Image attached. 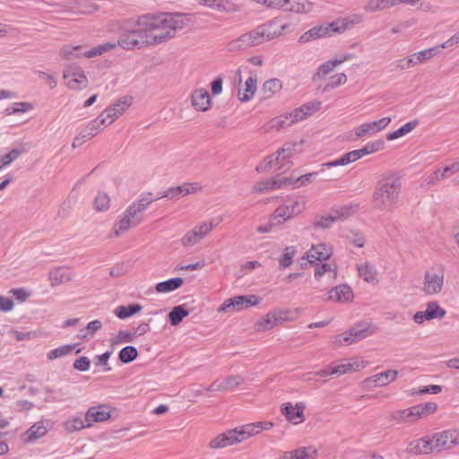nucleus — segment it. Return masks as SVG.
Listing matches in <instances>:
<instances>
[{
  "mask_svg": "<svg viewBox=\"0 0 459 459\" xmlns=\"http://www.w3.org/2000/svg\"><path fill=\"white\" fill-rule=\"evenodd\" d=\"M437 453L450 450L459 445V429H453L433 434Z\"/></svg>",
  "mask_w": 459,
  "mask_h": 459,
  "instance_id": "obj_14",
  "label": "nucleus"
},
{
  "mask_svg": "<svg viewBox=\"0 0 459 459\" xmlns=\"http://www.w3.org/2000/svg\"><path fill=\"white\" fill-rule=\"evenodd\" d=\"M346 59H329L323 65H321L316 72V74L313 76V81H316L318 79H321L333 72L336 66L341 65L343 61Z\"/></svg>",
  "mask_w": 459,
  "mask_h": 459,
  "instance_id": "obj_38",
  "label": "nucleus"
},
{
  "mask_svg": "<svg viewBox=\"0 0 459 459\" xmlns=\"http://www.w3.org/2000/svg\"><path fill=\"white\" fill-rule=\"evenodd\" d=\"M359 159H360L359 152H358V150H354V151L345 153L340 159H337L333 161L325 163V166L329 167V168L336 167V166H345L353 161H356Z\"/></svg>",
  "mask_w": 459,
  "mask_h": 459,
  "instance_id": "obj_44",
  "label": "nucleus"
},
{
  "mask_svg": "<svg viewBox=\"0 0 459 459\" xmlns=\"http://www.w3.org/2000/svg\"><path fill=\"white\" fill-rule=\"evenodd\" d=\"M459 44V30L454 34L446 42L434 46L432 48H429L423 50H420L411 55L412 57H433L436 56L445 55L444 49L452 48L455 45Z\"/></svg>",
  "mask_w": 459,
  "mask_h": 459,
  "instance_id": "obj_18",
  "label": "nucleus"
},
{
  "mask_svg": "<svg viewBox=\"0 0 459 459\" xmlns=\"http://www.w3.org/2000/svg\"><path fill=\"white\" fill-rule=\"evenodd\" d=\"M368 334L367 328L353 327L350 331L333 338V344L335 346L350 345L359 340L364 339Z\"/></svg>",
  "mask_w": 459,
  "mask_h": 459,
  "instance_id": "obj_19",
  "label": "nucleus"
},
{
  "mask_svg": "<svg viewBox=\"0 0 459 459\" xmlns=\"http://www.w3.org/2000/svg\"><path fill=\"white\" fill-rule=\"evenodd\" d=\"M85 51H83L82 45H74V44H65L62 46L59 51V55L62 57H70V56H83Z\"/></svg>",
  "mask_w": 459,
  "mask_h": 459,
  "instance_id": "obj_45",
  "label": "nucleus"
},
{
  "mask_svg": "<svg viewBox=\"0 0 459 459\" xmlns=\"http://www.w3.org/2000/svg\"><path fill=\"white\" fill-rule=\"evenodd\" d=\"M317 450L312 446H304L285 452L281 459H316Z\"/></svg>",
  "mask_w": 459,
  "mask_h": 459,
  "instance_id": "obj_32",
  "label": "nucleus"
},
{
  "mask_svg": "<svg viewBox=\"0 0 459 459\" xmlns=\"http://www.w3.org/2000/svg\"><path fill=\"white\" fill-rule=\"evenodd\" d=\"M89 427L86 420H83L81 416H74L64 423V429L67 433H74Z\"/></svg>",
  "mask_w": 459,
  "mask_h": 459,
  "instance_id": "obj_41",
  "label": "nucleus"
},
{
  "mask_svg": "<svg viewBox=\"0 0 459 459\" xmlns=\"http://www.w3.org/2000/svg\"><path fill=\"white\" fill-rule=\"evenodd\" d=\"M297 14H307L314 9V3L311 0H297Z\"/></svg>",
  "mask_w": 459,
  "mask_h": 459,
  "instance_id": "obj_64",
  "label": "nucleus"
},
{
  "mask_svg": "<svg viewBox=\"0 0 459 459\" xmlns=\"http://www.w3.org/2000/svg\"><path fill=\"white\" fill-rule=\"evenodd\" d=\"M280 160V157L276 153L269 155L264 160L263 162L256 166L255 170L259 173L266 172L268 169L276 166Z\"/></svg>",
  "mask_w": 459,
  "mask_h": 459,
  "instance_id": "obj_54",
  "label": "nucleus"
},
{
  "mask_svg": "<svg viewBox=\"0 0 459 459\" xmlns=\"http://www.w3.org/2000/svg\"><path fill=\"white\" fill-rule=\"evenodd\" d=\"M402 191V180L395 174L383 176L372 194V207L381 212H391L397 208Z\"/></svg>",
  "mask_w": 459,
  "mask_h": 459,
  "instance_id": "obj_2",
  "label": "nucleus"
},
{
  "mask_svg": "<svg viewBox=\"0 0 459 459\" xmlns=\"http://www.w3.org/2000/svg\"><path fill=\"white\" fill-rule=\"evenodd\" d=\"M49 426L48 420H39L34 423L25 433L24 441L26 443L33 442L42 437H44Z\"/></svg>",
  "mask_w": 459,
  "mask_h": 459,
  "instance_id": "obj_29",
  "label": "nucleus"
},
{
  "mask_svg": "<svg viewBox=\"0 0 459 459\" xmlns=\"http://www.w3.org/2000/svg\"><path fill=\"white\" fill-rule=\"evenodd\" d=\"M132 227H135L130 219L126 215L125 212L119 217V219L113 225V235L119 237L123 233L129 230Z\"/></svg>",
  "mask_w": 459,
  "mask_h": 459,
  "instance_id": "obj_40",
  "label": "nucleus"
},
{
  "mask_svg": "<svg viewBox=\"0 0 459 459\" xmlns=\"http://www.w3.org/2000/svg\"><path fill=\"white\" fill-rule=\"evenodd\" d=\"M66 86L74 91H81L88 86V79L83 70L77 65H69L63 73Z\"/></svg>",
  "mask_w": 459,
  "mask_h": 459,
  "instance_id": "obj_12",
  "label": "nucleus"
},
{
  "mask_svg": "<svg viewBox=\"0 0 459 459\" xmlns=\"http://www.w3.org/2000/svg\"><path fill=\"white\" fill-rule=\"evenodd\" d=\"M191 104L196 111L205 112L210 109L212 99L204 89H196L191 94Z\"/></svg>",
  "mask_w": 459,
  "mask_h": 459,
  "instance_id": "obj_26",
  "label": "nucleus"
},
{
  "mask_svg": "<svg viewBox=\"0 0 459 459\" xmlns=\"http://www.w3.org/2000/svg\"><path fill=\"white\" fill-rule=\"evenodd\" d=\"M201 189L199 184H192V183H185L181 186L170 187L167 189L161 195H159L154 200H159L161 198H178V196H186L189 194H193Z\"/></svg>",
  "mask_w": 459,
  "mask_h": 459,
  "instance_id": "obj_22",
  "label": "nucleus"
},
{
  "mask_svg": "<svg viewBox=\"0 0 459 459\" xmlns=\"http://www.w3.org/2000/svg\"><path fill=\"white\" fill-rule=\"evenodd\" d=\"M359 22V17H355L354 19L348 17L338 18L332 22L312 27L299 37V41L301 44H306L314 40L329 38L335 34H342L351 30Z\"/></svg>",
  "mask_w": 459,
  "mask_h": 459,
  "instance_id": "obj_3",
  "label": "nucleus"
},
{
  "mask_svg": "<svg viewBox=\"0 0 459 459\" xmlns=\"http://www.w3.org/2000/svg\"><path fill=\"white\" fill-rule=\"evenodd\" d=\"M354 295L351 288L348 284H340L329 290L325 300L339 303H349L352 301Z\"/></svg>",
  "mask_w": 459,
  "mask_h": 459,
  "instance_id": "obj_23",
  "label": "nucleus"
},
{
  "mask_svg": "<svg viewBox=\"0 0 459 459\" xmlns=\"http://www.w3.org/2000/svg\"><path fill=\"white\" fill-rule=\"evenodd\" d=\"M287 28L288 24L281 23L279 19L274 18L258 25L247 34L253 47L281 36Z\"/></svg>",
  "mask_w": 459,
  "mask_h": 459,
  "instance_id": "obj_4",
  "label": "nucleus"
},
{
  "mask_svg": "<svg viewBox=\"0 0 459 459\" xmlns=\"http://www.w3.org/2000/svg\"><path fill=\"white\" fill-rule=\"evenodd\" d=\"M247 33L242 34L240 37L230 41L226 45L227 50L231 54H237L249 47H252Z\"/></svg>",
  "mask_w": 459,
  "mask_h": 459,
  "instance_id": "obj_35",
  "label": "nucleus"
},
{
  "mask_svg": "<svg viewBox=\"0 0 459 459\" xmlns=\"http://www.w3.org/2000/svg\"><path fill=\"white\" fill-rule=\"evenodd\" d=\"M446 315V309L441 307L437 301L432 300L426 304L425 310L414 314L413 320L416 324L422 325L425 321L442 319Z\"/></svg>",
  "mask_w": 459,
  "mask_h": 459,
  "instance_id": "obj_16",
  "label": "nucleus"
},
{
  "mask_svg": "<svg viewBox=\"0 0 459 459\" xmlns=\"http://www.w3.org/2000/svg\"><path fill=\"white\" fill-rule=\"evenodd\" d=\"M109 407L106 404L91 406L85 413L87 426H92L95 422H101L110 418Z\"/></svg>",
  "mask_w": 459,
  "mask_h": 459,
  "instance_id": "obj_24",
  "label": "nucleus"
},
{
  "mask_svg": "<svg viewBox=\"0 0 459 459\" xmlns=\"http://www.w3.org/2000/svg\"><path fill=\"white\" fill-rule=\"evenodd\" d=\"M398 376L397 370H386L376 374L367 379V382L373 383L375 385L384 386L395 380Z\"/></svg>",
  "mask_w": 459,
  "mask_h": 459,
  "instance_id": "obj_33",
  "label": "nucleus"
},
{
  "mask_svg": "<svg viewBox=\"0 0 459 459\" xmlns=\"http://www.w3.org/2000/svg\"><path fill=\"white\" fill-rule=\"evenodd\" d=\"M306 407L304 402H298L295 405H292L290 403H285L281 405V412L287 420L298 425L303 423L306 420L304 414Z\"/></svg>",
  "mask_w": 459,
  "mask_h": 459,
  "instance_id": "obj_17",
  "label": "nucleus"
},
{
  "mask_svg": "<svg viewBox=\"0 0 459 459\" xmlns=\"http://www.w3.org/2000/svg\"><path fill=\"white\" fill-rule=\"evenodd\" d=\"M305 208V201L302 197L289 198L280 205L273 212L271 221L283 223L286 221L300 214Z\"/></svg>",
  "mask_w": 459,
  "mask_h": 459,
  "instance_id": "obj_6",
  "label": "nucleus"
},
{
  "mask_svg": "<svg viewBox=\"0 0 459 459\" xmlns=\"http://www.w3.org/2000/svg\"><path fill=\"white\" fill-rule=\"evenodd\" d=\"M244 91H238V99L240 101H248L255 94L256 91V76L251 75L246 81Z\"/></svg>",
  "mask_w": 459,
  "mask_h": 459,
  "instance_id": "obj_39",
  "label": "nucleus"
},
{
  "mask_svg": "<svg viewBox=\"0 0 459 459\" xmlns=\"http://www.w3.org/2000/svg\"><path fill=\"white\" fill-rule=\"evenodd\" d=\"M126 41H132L129 33L126 35V38L121 39L117 41L104 42L91 48L90 50L84 52L83 57H95L103 55L118 54V50L120 48L134 49V47H126V45L124 44L126 43Z\"/></svg>",
  "mask_w": 459,
  "mask_h": 459,
  "instance_id": "obj_10",
  "label": "nucleus"
},
{
  "mask_svg": "<svg viewBox=\"0 0 459 459\" xmlns=\"http://www.w3.org/2000/svg\"><path fill=\"white\" fill-rule=\"evenodd\" d=\"M261 299L255 295L236 296L226 299L218 308V312L232 313L256 306Z\"/></svg>",
  "mask_w": 459,
  "mask_h": 459,
  "instance_id": "obj_8",
  "label": "nucleus"
},
{
  "mask_svg": "<svg viewBox=\"0 0 459 459\" xmlns=\"http://www.w3.org/2000/svg\"><path fill=\"white\" fill-rule=\"evenodd\" d=\"M143 309L142 305L138 303L130 304L129 306H118L116 310L115 314L118 318L125 319L129 316H132L135 315L136 313H139Z\"/></svg>",
  "mask_w": 459,
  "mask_h": 459,
  "instance_id": "obj_43",
  "label": "nucleus"
},
{
  "mask_svg": "<svg viewBox=\"0 0 459 459\" xmlns=\"http://www.w3.org/2000/svg\"><path fill=\"white\" fill-rule=\"evenodd\" d=\"M110 198L106 193H99L94 199L93 205L98 212H104L109 208Z\"/></svg>",
  "mask_w": 459,
  "mask_h": 459,
  "instance_id": "obj_57",
  "label": "nucleus"
},
{
  "mask_svg": "<svg viewBox=\"0 0 459 459\" xmlns=\"http://www.w3.org/2000/svg\"><path fill=\"white\" fill-rule=\"evenodd\" d=\"M189 315V311L183 306H177L169 314V320L171 325H178L182 320Z\"/></svg>",
  "mask_w": 459,
  "mask_h": 459,
  "instance_id": "obj_47",
  "label": "nucleus"
},
{
  "mask_svg": "<svg viewBox=\"0 0 459 459\" xmlns=\"http://www.w3.org/2000/svg\"><path fill=\"white\" fill-rule=\"evenodd\" d=\"M234 433L229 431L220 434L210 441L209 446L212 449L223 448L236 444Z\"/></svg>",
  "mask_w": 459,
  "mask_h": 459,
  "instance_id": "obj_34",
  "label": "nucleus"
},
{
  "mask_svg": "<svg viewBox=\"0 0 459 459\" xmlns=\"http://www.w3.org/2000/svg\"><path fill=\"white\" fill-rule=\"evenodd\" d=\"M214 225L212 221H205L195 225L193 229L187 230L181 238V245L185 247H192L200 243L213 230Z\"/></svg>",
  "mask_w": 459,
  "mask_h": 459,
  "instance_id": "obj_9",
  "label": "nucleus"
},
{
  "mask_svg": "<svg viewBox=\"0 0 459 459\" xmlns=\"http://www.w3.org/2000/svg\"><path fill=\"white\" fill-rule=\"evenodd\" d=\"M297 253V249L293 246L286 247L282 255L279 258L280 269H286L293 263V257Z\"/></svg>",
  "mask_w": 459,
  "mask_h": 459,
  "instance_id": "obj_48",
  "label": "nucleus"
},
{
  "mask_svg": "<svg viewBox=\"0 0 459 459\" xmlns=\"http://www.w3.org/2000/svg\"><path fill=\"white\" fill-rule=\"evenodd\" d=\"M100 5L95 2L83 0V1H74L71 3V12L77 14L82 15H92L100 11Z\"/></svg>",
  "mask_w": 459,
  "mask_h": 459,
  "instance_id": "obj_30",
  "label": "nucleus"
},
{
  "mask_svg": "<svg viewBox=\"0 0 459 459\" xmlns=\"http://www.w3.org/2000/svg\"><path fill=\"white\" fill-rule=\"evenodd\" d=\"M132 102L133 98L131 96H124L104 109L100 116L105 119L106 125L109 126L120 117L129 108Z\"/></svg>",
  "mask_w": 459,
  "mask_h": 459,
  "instance_id": "obj_13",
  "label": "nucleus"
},
{
  "mask_svg": "<svg viewBox=\"0 0 459 459\" xmlns=\"http://www.w3.org/2000/svg\"><path fill=\"white\" fill-rule=\"evenodd\" d=\"M194 24L191 14L180 12H158L141 15L129 31L132 41L126 47L141 49L156 47L176 38L178 33Z\"/></svg>",
  "mask_w": 459,
  "mask_h": 459,
  "instance_id": "obj_1",
  "label": "nucleus"
},
{
  "mask_svg": "<svg viewBox=\"0 0 459 459\" xmlns=\"http://www.w3.org/2000/svg\"><path fill=\"white\" fill-rule=\"evenodd\" d=\"M336 215H317L313 222L315 229H329L338 220Z\"/></svg>",
  "mask_w": 459,
  "mask_h": 459,
  "instance_id": "obj_49",
  "label": "nucleus"
},
{
  "mask_svg": "<svg viewBox=\"0 0 459 459\" xmlns=\"http://www.w3.org/2000/svg\"><path fill=\"white\" fill-rule=\"evenodd\" d=\"M48 278L53 287L67 282L72 279L67 270L64 268H56L50 271Z\"/></svg>",
  "mask_w": 459,
  "mask_h": 459,
  "instance_id": "obj_37",
  "label": "nucleus"
},
{
  "mask_svg": "<svg viewBox=\"0 0 459 459\" xmlns=\"http://www.w3.org/2000/svg\"><path fill=\"white\" fill-rule=\"evenodd\" d=\"M288 311L273 310L261 318H259L254 325V329L256 332H266L275 326L281 325L287 320Z\"/></svg>",
  "mask_w": 459,
  "mask_h": 459,
  "instance_id": "obj_15",
  "label": "nucleus"
},
{
  "mask_svg": "<svg viewBox=\"0 0 459 459\" xmlns=\"http://www.w3.org/2000/svg\"><path fill=\"white\" fill-rule=\"evenodd\" d=\"M153 201L154 199L152 197V193L142 195L140 198L133 202L124 212L136 227L143 221V212Z\"/></svg>",
  "mask_w": 459,
  "mask_h": 459,
  "instance_id": "obj_11",
  "label": "nucleus"
},
{
  "mask_svg": "<svg viewBox=\"0 0 459 459\" xmlns=\"http://www.w3.org/2000/svg\"><path fill=\"white\" fill-rule=\"evenodd\" d=\"M360 363L358 360L353 362L348 361L346 363H342L337 366H330L331 372L333 375H343L351 371H356L359 368Z\"/></svg>",
  "mask_w": 459,
  "mask_h": 459,
  "instance_id": "obj_46",
  "label": "nucleus"
},
{
  "mask_svg": "<svg viewBox=\"0 0 459 459\" xmlns=\"http://www.w3.org/2000/svg\"><path fill=\"white\" fill-rule=\"evenodd\" d=\"M296 143H286L281 149L276 152L281 160H286L290 158L296 152Z\"/></svg>",
  "mask_w": 459,
  "mask_h": 459,
  "instance_id": "obj_61",
  "label": "nucleus"
},
{
  "mask_svg": "<svg viewBox=\"0 0 459 459\" xmlns=\"http://www.w3.org/2000/svg\"><path fill=\"white\" fill-rule=\"evenodd\" d=\"M75 348V345H63L58 348H56L52 351H50L47 357L49 360L56 359L57 358L64 357L69 353H71Z\"/></svg>",
  "mask_w": 459,
  "mask_h": 459,
  "instance_id": "obj_55",
  "label": "nucleus"
},
{
  "mask_svg": "<svg viewBox=\"0 0 459 459\" xmlns=\"http://www.w3.org/2000/svg\"><path fill=\"white\" fill-rule=\"evenodd\" d=\"M225 390H234L244 383V377L240 375L230 376L223 379Z\"/></svg>",
  "mask_w": 459,
  "mask_h": 459,
  "instance_id": "obj_62",
  "label": "nucleus"
},
{
  "mask_svg": "<svg viewBox=\"0 0 459 459\" xmlns=\"http://www.w3.org/2000/svg\"><path fill=\"white\" fill-rule=\"evenodd\" d=\"M138 356L137 349L134 346H126L123 348L118 354V359L122 363H130Z\"/></svg>",
  "mask_w": 459,
  "mask_h": 459,
  "instance_id": "obj_51",
  "label": "nucleus"
},
{
  "mask_svg": "<svg viewBox=\"0 0 459 459\" xmlns=\"http://www.w3.org/2000/svg\"><path fill=\"white\" fill-rule=\"evenodd\" d=\"M33 108V105L30 102H16L6 108L5 114L10 116L17 113H24Z\"/></svg>",
  "mask_w": 459,
  "mask_h": 459,
  "instance_id": "obj_56",
  "label": "nucleus"
},
{
  "mask_svg": "<svg viewBox=\"0 0 459 459\" xmlns=\"http://www.w3.org/2000/svg\"><path fill=\"white\" fill-rule=\"evenodd\" d=\"M281 87V82L278 79H271L266 81L263 85V91L265 95V98H270L275 92L280 91Z\"/></svg>",
  "mask_w": 459,
  "mask_h": 459,
  "instance_id": "obj_52",
  "label": "nucleus"
},
{
  "mask_svg": "<svg viewBox=\"0 0 459 459\" xmlns=\"http://www.w3.org/2000/svg\"><path fill=\"white\" fill-rule=\"evenodd\" d=\"M391 122V117H385L379 120L370 123H364L354 129L357 138H361L367 134H374L385 129Z\"/></svg>",
  "mask_w": 459,
  "mask_h": 459,
  "instance_id": "obj_21",
  "label": "nucleus"
},
{
  "mask_svg": "<svg viewBox=\"0 0 459 459\" xmlns=\"http://www.w3.org/2000/svg\"><path fill=\"white\" fill-rule=\"evenodd\" d=\"M337 277L336 267H333L330 264H316L315 269V279L320 281L325 279L327 283H332Z\"/></svg>",
  "mask_w": 459,
  "mask_h": 459,
  "instance_id": "obj_31",
  "label": "nucleus"
},
{
  "mask_svg": "<svg viewBox=\"0 0 459 459\" xmlns=\"http://www.w3.org/2000/svg\"><path fill=\"white\" fill-rule=\"evenodd\" d=\"M417 124H418L417 121H411V122L406 123L405 125L401 126L399 129L389 134L386 136L387 140L392 141V140L397 139L399 137H402V136L407 134L408 133L411 132L415 128Z\"/></svg>",
  "mask_w": 459,
  "mask_h": 459,
  "instance_id": "obj_53",
  "label": "nucleus"
},
{
  "mask_svg": "<svg viewBox=\"0 0 459 459\" xmlns=\"http://www.w3.org/2000/svg\"><path fill=\"white\" fill-rule=\"evenodd\" d=\"M321 101L312 100L302 105L300 108L294 109L290 113V116L292 117V122H299L309 116H312L321 108Z\"/></svg>",
  "mask_w": 459,
  "mask_h": 459,
  "instance_id": "obj_28",
  "label": "nucleus"
},
{
  "mask_svg": "<svg viewBox=\"0 0 459 459\" xmlns=\"http://www.w3.org/2000/svg\"><path fill=\"white\" fill-rule=\"evenodd\" d=\"M359 275L367 282L375 283L377 281V271L374 264L365 263L357 266Z\"/></svg>",
  "mask_w": 459,
  "mask_h": 459,
  "instance_id": "obj_36",
  "label": "nucleus"
},
{
  "mask_svg": "<svg viewBox=\"0 0 459 459\" xmlns=\"http://www.w3.org/2000/svg\"><path fill=\"white\" fill-rule=\"evenodd\" d=\"M436 403H425L411 406L404 410H398L392 413V419L398 424H411L418 420L432 414L437 411Z\"/></svg>",
  "mask_w": 459,
  "mask_h": 459,
  "instance_id": "obj_5",
  "label": "nucleus"
},
{
  "mask_svg": "<svg viewBox=\"0 0 459 459\" xmlns=\"http://www.w3.org/2000/svg\"><path fill=\"white\" fill-rule=\"evenodd\" d=\"M102 327V323L100 320H93L88 323L87 326L84 329L80 331V337L82 339L89 340L93 337L95 332L100 330Z\"/></svg>",
  "mask_w": 459,
  "mask_h": 459,
  "instance_id": "obj_50",
  "label": "nucleus"
},
{
  "mask_svg": "<svg viewBox=\"0 0 459 459\" xmlns=\"http://www.w3.org/2000/svg\"><path fill=\"white\" fill-rule=\"evenodd\" d=\"M292 183V178H272L269 180H264L256 183L253 188L252 192L263 194L269 190H275L281 188L282 186L290 185Z\"/></svg>",
  "mask_w": 459,
  "mask_h": 459,
  "instance_id": "obj_25",
  "label": "nucleus"
},
{
  "mask_svg": "<svg viewBox=\"0 0 459 459\" xmlns=\"http://www.w3.org/2000/svg\"><path fill=\"white\" fill-rule=\"evenodd\" d=\"M445 272L442 268H429L424 273L421 290L427 296L439 294L444 287Z\"/></svg>",
  "mask_w": 459,
  "mask_h": 459,
  "instance_id": "obj_7",
  "label": "nucleus"
},
{
  "mask_svg": "<svg viewBox=\"0 0 459 459\" xmlns=\"http://www.w3.org/2000/svg\"><path fill=\"white\" fill-rule=\"evenodd\" d=\"M433 435L426 436L409 443L407 451L414 455H429L437 453Z\"/></svg>",
  "mask_w": 459,
  "mask_h": 459,
  "instance_id": "obj_20",
  "label": "nucleus"
},
{
  "mask_svg": "<svg viewBox=\"0 0 459 459\" xmlns=\"http://www.w3.org/2000/svg\"><path fill=\"white\" fill-rule=\"evenodd\" d=\"M332 254L333 248L331 246L320 243L312 246L306 253V255L310 264H315L316 261H325L329 259Z\"/></svg>",
  "mask_w": 459,
  "mask_h": 459,
  "instance_id": "obj_27",
  "label": "nucleus"
},
{
  "mask_svg": "<svg viewBox=\"0 0 459 459\" xmlns=\"http://www.w3.org/2000/svg\"><path fill=\"white\" fill-rule=\"evenodd\" d=\"M182 284L183 279L177 277L157 283L155 289L156 291L160 293L169 292L178 289Z\"/></svg>",
  "mask_w": 459,
  "mask_h": 459,
  "instance_id": "obj_42",
  "label": "nucleus"
},
{
  "mask_svg": "<svg viewBox=\"0 0 459 459\" xmlns=\"http://www.w3.org/2000/svg\"><path fill=\"white\" fill-rule=\"evenodd\" d=\"M448 177L449 175L445 172V169H437L426 178L424 184L426 186H431L436 185L438 181L443 180Z\"/></svg>",
  "mask_w": 459,
  "mask_h": 459,
  "instance_id": "obj_58",
  "label": "nucleus"
},
{
  "mask_svg": "<svg viewBox=\"0 0 459 459\" xmlns=\"http://www.w3.org/2000/svg\"><path fill=\"white\" fill-rule=\"evenodd\" d=\"M106 126H108L105 123V119H103L100 114L98 117L90 121L85 129L89 133H92V136L94 137L101 129H103Z\"/></svg>",
  "mask_w": 459,
  "mask_h": 459,
  "instance_id": "obj_59",
  "label": "nucleus"
},
{
  "mask_svg": "<svg viewBox=\"0 0 459 459\" xmlns=\"http://www.w3.org/2000/svg\"><path fill=\"white\" fill-rule=\"evenodd\" d=\"M346 82H347V76L345 74L341 73V74H334L330 77L329 82L325 86L323 91H326L329 89L336 88L340 85L346 83Z\"/></svg>",
  "mask_w": 459,
  "mask_h": 459,
  "instance_id": "obj_60",
  "label": "nucleus"
},
{
  "mask_svg": "<svg viewBox=\"0 0 459 459\" xmlns=\"http://www.w3.org/2000/svg\"><path fill=\"white\" fill-rule=\"evenodd\" d=\"M383 144V142L368 143L362 149L358 150V152H359V158L363 157L364 155L378 152L382 149Z\"/></svg>",
  "mask_w": 459,
  "mask_h": 459,
  "instance_id": "obj_63",
  "label": "nucleus"
}]
</instances>
